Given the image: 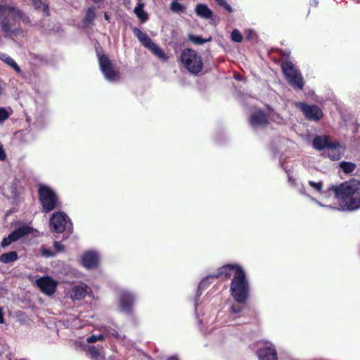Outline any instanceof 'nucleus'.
<instances>
[{
    "instance_id": "1",
    "label": "nucleus",
    "mask_w": 360,
    "mask_h": 360,
    "mask_svg": "<svg viewBox=\"0 0 360 360\" xmlns=\"http://www.w3.org/2000/svg\"><path fill=\"white\" fill-rule=\"evenodd\" d=\"M328 191L334 194L343 209L353 211L360 208V178H351L339 185H333Z\"/></svg>"
},
{
    "instance_id": "2",
    "label": "nucleus",
    "mask_w": 360,
    "mask_h": 360,
    "mask_svg": "<svg viewBox=\"0 0 360 360\" xmlns=\"http://www.w3.org/2000/svg\"><path fill=\"white\" fill-rule=\"evenodd\" d=\"M25 25L31 22L30 17L19 8L9 6H0V27L6 36L16 37L22 34L20 22Z\"/></svg>"
},
{
    "instance_id": "3",
    "label": "nucleus",
    "mask_w": 360,
    "mask_h": 360,
    "mask_svg": "<svg viewBox=\"0 0 360 360\" xmlns=\"http://www.w3.org/2000/svg\"><path fill=\"white\" fill-rule=\"evenodd\" d=\"M230 292L238 304H245L247 302L250 294V285L244 270L233 276L230 284Z\"/></svg>"
},
{
    "instance_id": "4",
    "label": "nucleus",
    "mask_w": 360,
    "mask_h": 360,
    "mask_svg": "<svg viewBox=\"0 0 360 360\" xmlns=\"http://www.w3.org/2000/svg\"><path fill=\"white\" fill-rule=\"evenodd\" d=\"M38 195L42 212L49 213L60 207V203L58 195L55 191L48 186L39 184Z\"/></svg>"
},
{
    "instance_id": "5",
    "label": "nucleus",
    "mask_w": 360,
    "mask_h": 360,
    "mask_svg": "<svg viewBox=\"0 0 360 360\" xmlns=\"http://www.w3.org/2000/svg\"><path fill=\"white\" fill-rule=\"evenodd\" d=\"M181 62L187 71L192 75H198L202 70V58L195 50L184 49L181 54Z\"/></svg>"
},
{
    "instance_id": "6",
    "label": "nucleus",
    "mask_w": 360,
    "mask_h": 360,
    "mask_svg": "<svg viewBox=\"0 0 360 360\" xmlns=\"http://www.w3.org/2000/svg\"><path fill=\"white\" fill-rule=\"evenodd\" d=\"M281 69L287 82L293 88L299 89H303V77L292 62L289 60L283 61L281 63Z\"/></svg>"
},
{
    "instance_id": "7",
    "label": "nucleus",
    "mask_w": 360,
    "mask_h": 360,
    "mask_svg": "<svg viewBox=\"0 0 360 360\" xmlns=\"http://www.w3.org/2000/svg\"><path fill=\"white\" fill-rule=\"evenodd\" d=\"M133 32L141 44L148 49L154 55L162 60L167 58L164 51L146 33L138 28H134Z\"/></svg>"
},
{
    "instance_id": "8",
    "label": "nucleus",
    "mask_w": 360,
    "mask_h": 360,
    "mask_svg": "<svg viewBox=\"0 0 360 360\" xmlns=\"http://www.w3.org/2000/svg\"><path fill=\"white\" fill-rule=\"evenodd\" d=\"M298 108L304 114L306 119L311 121H319L323 116L321 109L316 105H309L306 103H296Z\"/></svg>"
},
{
    "instance_id": "9",
    "label": "nucleus",
    "mask_w": 360,
    "mask_h": 360,
    "mask_svg": "<svg viewBox=\"0 0 360 360\" xmlns=\"http://www.w3.org/2000/svg\"><path fill=\"white\" fill-rule=\"evenodd\" d=\"M32 228L27 225H23L18 229H15L7 237H5L1 243V245L2 248H6L10 245L12 243L17 241L22 237L31 233Z\"/></svg>"
},
{
    "instance_id": "10",
    "label": "nucleus",
    "mask_w": 360,
    "mask_h": 360,
    "mask_svg": "<svg viewBox=\"0 0 360 360\" xmlns=\"http://www.w3.org/2000/svg\"><path fill=\"white\" fill-rule=\"evenodd\" d=\"M243 268L237 264H225L217 269V274H212L211 277L215 278H221L223 281H227L234 274H238L239 271H243Z\"/></svg>"
},
{
    "instance_id": "11",
    "label": "nucleus",
    "mask_w": 360,
    "mask_h": 360,
    "mask_svg": "<svg viewBox=\"0 0 360 360\" xmlns=\"http://www.w3.org/2000/svg\"><path fill=\"white\" fill-rule=\"evenodd\" d=\"M36 285L43 293L51 296L56 292L58 283L51 277L44 276L36 281Z\"/></svg>"
},
{
    "instance_id": "12",
    "label": "nucleus",
    "mask_w": 360,
    "mask_h": 360,
    "mask_svg": "<svg viewBox=\"0 0 360 360\" xmlns=\"http://www.w3.org/2000/svg\"><path fill=\"white\" fill-rule=\"evenodd\" d=\"M68 216L61 212L53 213L50 219V228L52 231L60 233L65 229Z\"/></svg>"
},
{
    "instance_id": "13",
    "label": "nucleus",
    "mask_w": 360,
    "mask_h": 360,
    "mask_svg": "<svg viewBox=\"0 0 360 360\" xmlns=\"http://www.w3.org/2000/svg\"><path fill=\"white\" fill-rule=\"evenodd\" d=\"M134 302L135 297L131 292L123 291L120 293L119 304L122 311L127 314H132Z\"/></svg>"
},
{
    "instance_id": "14",
    "label": "nucleus",
    "mask_w": 360,
    "mask_h": 360,
    "mask_svg": "<svg viewBox=\"0 0 360 360\" xmlns=\"http://www.w3.org/2000/svg\"><path fill=\"white\" fill-rule=\"evenodd\" d=\"M98 62L100 68L105 77L108 80H113L115 79L117 74L108 58L104 55H100L98 56Z\"/></svg>"
},
{
    "instance_id": "15",
    "label": "nucleus",
    "mask_w": 360,
    "mask_h": 360,
    "mask_svg": "<svg viewBox=\"0 0 360 360\" xmlns=\"http://www.w3.org/2000/svg\"><path fill=\"white\" fill-rule=\"evenodd\" d=\"M100 258L97 253L93 251H87L82 257V264L86 269H96L99 266Z\"/></svg>"
},
{
    "instance_id": "16",
    "label": "nucleus",
    "mask_w": 360,
    "mask_h": 360,
    "mask_svg": "<svg viewBox=\"0 0 360 360\" xmlns=\"http://www.w3.org/2000/svg\"><path fill=\"white\" fill-rule=\"evenodd\" d=\"M250 122L252 127L266 126L269 124V117L263 110H259L250 115Z\"/></svg>"
},
{
    "instance_id": "17",
    "label": "nucleus",
    "mask_w": 360,
    "mask_h": 360,
    "mask_svg": "<svg viewBox=\"0 0 360 360\" xmlns=\"http://www.w3.org/2000/svg\"><path fill=\"white\" fill-rule=\"evenodd\" d=\"M332 141L329 136H316L312 141V146L317 150H323L328 147H334L335 145H330Z\"/></svg>"
},
{
    "instance_id": "18",
    "label": "nucleus",
    "mask_w": 360,
    "mask_h": 360,
    "mask_svg": "<svg viewBox=\"0 0 360 360\" xmlns=\"http://www.w3.org/2000/svg\"><path fill=\"white\" fill-rule=\"evenodd\" d=\"M259 360H278L277 352L274 347H264L257 351Z\"/></svg>"
},
{
    "instance_id": "19",
    "label": "nucleus",
    "mask_w": 360,
    "mask_h": 360,
    "mask_svg": "<svg viewBox=\"0 0 360 360\" xmlns=\"http://www.w3.org/2000/svg\"><path fill=\"white\" fill-rule=\"evenodd\" d=\"M88 286L86 284L75 285L70 292V297L74 300L84 299L87 294Z\"/></svg>"
},
{
    "instance_id": "20",
    "label": "nucleus",
    "mask_w": 360,
    "mask_h": 360,
    "mask_svg": "<svg viewBox=\"0 0 360 360\" xmlns=\"http://www.w3.org/2000/svg\"><path fill=\"white\" fill-rule=\"evenodd\" d=\"M330 145H335L334 147H328L327 149L329 150L328 156L333 161L339 160L343 154V150H341V146L339 142L334 141Z\"/></svg>"
},
{
    "instance_id": "21",
    "label": "nucleus",
    "mask_w": 360,
    "mask_h": 360,
    "mask_svg": "<svg viewBox=\"0 0 360 360\" xmlns=\"http://www.w3.org/2000/svg\"><path fill=\"white\" fill-rule=\"evenodd\" d=\"M197 15L205 19H210L212 17V11L203 4H199L195 7Z\"/></svg>"
},
{
    "instance_id": "22",
    "label": "nucleus",
    "mask_w": 360,
    "mask_h": 360,
    "mask_svg": "<svg viewBox=\"0 0 360 360\" xmlns=\"http://www.w3.org/2000/svg\"><path fill=\"white\" fill-rule=\"evenodd\" d=\"M18 259V253L15 251H11L3 253L0 255V262L4 264H8L17 261Z\"/></svg>"
},
{
    "instance_id": "23",
    "label": "nucleus",
    "mask_w": 360,
    "mask_h": 360,
    "mask_svg": "<svg viewBox=\"0 0 360 360\" xmlns=\"http://www.w3.org/2000/svg\"><path fill=\"white\" fill-rule=\"evenodd\" d=\"M0 59L11 68H13L17 72H20L21 70L18 64L12 58L8 56L7 54L0 53Z\"/></svg>"
},
{
    "instance_id": "24",
    "label": "nucleus",
    "mask_w": 360,
    "mask_h": 360,
    "mask_svg": "<svg viewBox=\"0 0 360 360\" xmlns=\"http://www.w3.org/2000/svg\"><path fill=\"white\" fill-rule=\"evenodd\" d=\"M143 4H139L134 10V13L136 17L141 21L145 22L148 20V15L146 11L143 10Z\"/></svg>"
},
{
    "instance_id": "25",
    "label": "nucleus",
    "mask_w": 360,
    "mask_h": 360,
    "mask_svg": "<svg viewBox=\"0 0 360 360\" xmlns=\"http://www.w3.org/2000/svg\"><path fill=\"white\" fill-rule=\"evenodd\" d=\"M340 167L342 169L344 173L350 174L354 171L356 165L355 163L352 162L343 161L340 163Z\"/></svg>"
},
{
    "instance_id": "26",
    "label": "nucleus",
    "mask_w": 360,
    "mask_h": 360,
    "mask_svg": "<svg viewBox=\"0 0 360 360\" xmlns=\"http://www.w3.org/2000/svg\"><path fill=\"white\" fill-rule=\"evenodd\" d=\"M96 18V8L94 7H89L86 12L84 19L85 25L91 24Z\"/></svg>"
},
{
    "instance_id": "27",
    "label": "nucleus",
    "mask_w": 360,
    "mask_h": 360,
    "mask_svg": "<svg viewBox=\"0 0 360 360\" xmlns=\"http://www.w3.org/2000/svg\"><path fill=\"white\" fill-rule=\"evenodd\" d=\"M32 5L36 9H42L45 15H49V6L45 4L41 0H31Z\"/></svg>"
},
{
    "instance_id": "28",
    "label": "nucleus",
    "mask_w": 360,
    "mask_h": 360,
    "mask_svg": "<svg viewBox=\"0 0 360 360\" xmlns=\"http://www.w3.org/2000/svg\"><path fill=\"white\" fill-rule=\"evenodd\" d=\"M89 354L90 357L94 360H99L101 359V353L98 348L95 346L89 347Z\"/></svg>"
},
{
    "instance_id": "29",
    "label": "nucleus",
    "mask_w": 360,
    "mask_h": 360,
    "mask_svg": "<svg viewBox=\"0 0 360 360\" xmlns=\"http://www.w3.org/2000/svg\"><path fill=\"white\" fill-rule=\"evenodd\" d=\"M170 9L172 10V11L177 13H183L185 11V7L181 4H179L176 1H174L172 2Z\"/></svg>"
},
{
    "instance_id": "30",
    "label": "nucleus",
    "mask_w": 360,
    "mask_h": 360,
    "mask_svg": "<svg viewBox=\"0 0 360 360\" xmlns=\"http://www.w3.org/2000/svg\"><path fill=\"white\" fill-rule=\"evenodd\" d=\"M188 39L197 45L203 44L204 43L210 41V38L204 39L200 36L192 34L189 35Z\"/></svg>"
},
{
    "instance_id": "31",
    "label": "nucleus",
    "mask_w": 360,
    "mask_h": 360,
    "mask_svg": "<svg viewBox=\"0 0 360 360\" xmlns=\"http://www.w3.org/2000/svg\"><path fill=\"white\" fill-rule=\"evenodd\" d=\"M104 331L108 335L114 337L117 340H120L121 339V335L119 334V333L115 329L111 328L110 326H105L104 328Z\"/></svg>"
},
{
    "instance_id": "32",
    "label": "nucleus",
    "mask_w": 360,
    "mask_h": 360,
    "mask_svg": "<svg viewBox=\"0 0 360 360\" xmlns=\"http://www.w3.org/2000/svg\"><path fill=\"white\" fill-rule=\"evenodd\" d=\"M212 276V274L210 275H208L206 277H205L199 283V289H201V290H204L205 288H206L208 285L210 284V280L211 279H214L215 277H211Z\"/></svg>"
},
{
    "instance_id": "33",
    "label": "nucleus",
    "mask_w": 360,
    "mask_h": 360,
    "mask_svg": "<svg viewBox=\"0 0 360 360\" xmlns=\"http://www.w3.org/2000/svg\"><path fill=\"white\" fill-rule=\"evenodd\" d=\"M231 39L234 42L240 43L243 41V36L238 30H233L231 32Z\"/></svg>"
},
{
    "instance_id": "34",
    "label": "nucleus",
    "mask_w": 360,
    "mask_h": 360,
    "mask_svg": "<svg viewBox=\"0 0 360 360\" xmlns=\"http://www.w3.org/2000/svg\"><path fill=\"white\" fill-rule=\"evenodd\" d=\"M40 252L41 255L45 257H52L55 256V253L51 249L46 248L45 246L41 247Z\"/></svg>"
},
{
    "instance_id": "35",
    "label": "nucleus",
    "mask_w": 360,
    "mask_h": 360,
    "mask_svg": "<svg viewBox=\"0 0 360 360\" xmlns=\"http://www.w3.org/2000/svg\"><path fill=\"white\" fill-rule=\"evenodd\" d=\"M215 2L220 6H223L229 13H232L233 9L231 6L227 4L226 0H214Z\"/></svg>"
},
{
    "instance_id": "36",
    "label": "nucleus",
    "mask_w": 360,
    "mask_h": 360,
    "mask_svg": "<svg viewBox=\"0 0 360 360\" xmlns=\"http://www.w3.org/2000/svg\"><path fill=\"white\" fill-rule=\"evenodd\" d=\"M309 184L311 187H312L313 188L316 190L318 192H320V193L321 192L322 188H323V182L322 181L314 182L313 181H309Z\"/></svg>"
},
{
    "instance_id": "37",
    "label": "nucleus",
    "mask_w": 360,
    "mask_h": 360,
    "mask_svg": "<svg viewBox=\"0 0 360 360\" xmlns=\"http://www.w3.org/2000/svg\"><path fill=\"white\" fill-rule=\"evenodd\" d=\"M104 339V337L103 335H91L90 337H89L87 338V342L89 343H94V342H96L98 340H103Z\"/></svg>"
},
{
    "instance_id": "38",
    "label": "nucleus",
    "mask_w": 360,
    "mask_h": 360,
    "mask_svg": "<svg viewBox=\"0 0 360 360\" xmlns=\"http://www.w3.org/2000/svg\"><path fill=\"white\" fill-rule=\"evenodd\" d=\"M9 117L7 110L3 108H0V122H4Z\"/></svg>"
},
{
    "instance_id": "39",
    "label": "nucleus",
    "mask_w": 360,
    "mask_h": 360,
    "mask_svg": "<svg viewBox=\"0 0 360 360\" xmlns=\"http://www.w3.org/2000/svg\"><path fill=\"white\" fill-rule=\"evenodd\" d=\"M53 246L57 251V252H61L64 250L65 247L60 242H54Z\"/></svg>"
},
{
    "instance_id": "40",
    "label": "nucleus",
    "mask_w": 360,
    "mask_h": 360,
    "mask_svg": "<svg viewBox=\"0 0 360 360\" xmlns=\"http://www.w3.org/2000/svg\"><path fill=\"white\" fill-rule=\"evenodd\" d=\"M243 309V307H240L239 305L233 304L231 307V311L233 314H238L240 313Z\"/></svg>"
},
{
    "instance_id": "41",
    "label": "nucleus",
    "mask_w": 360,
    "mask_h": 360,
    "mask_svg": "<svg viewBox=\"0 0 360 360\" xmlns=\"http://www.w3.org/2000/svg\"><path fill=\"white\" fill-rule=\"evenodd\" d=\"M6 158L3 146L0 144V160H4Z\"/></svg>"
},
{
    "instance_id": "42",
    "label": "nucleus",
    "mask_w": 360,
    "mask_h": 360,
    "mask_svg": "<svg viewBox=\"0 0 360 360\" xmlns=\"http://www.w3.org/2000/svg\"><path fill=\"white\" fill-rule=\"evenodd\" d=\"M5 321L3 309L1 307H0V323H4Z\"/></svg>"
},
{
    "instance_id": "43",
    "label": "nucleus",
    "mask_w": 360,
    "mask_h": 360,
    "mask_svg": "<svg viewBox=\"0 0 360 360\" xmlns=\"http://www.w3.org/2000/svg\"><path fill=\"white\" fill-rule=\"evenodd\" d=\"M253 34H254V32H253V31H252V30H248V34H247V36H246V38H247L248 39H252V36H253Z\"/></svg>"
},
{
    "instance_id": "44",
    "label": "nucleus",
    "mask_w": 360,
    "mask_h": 360,
    "mask_svg": "<svg viewBox=\"0 0 360 360\" xmlns=\"http://www.w3.org/2000/svg\"><path fill=\"white\" fill-rule=\"evenodd\" d=\"M234 78L238 80V81H243V77L239 75V74H235L234 75Z\"/></svg>"
},
{
    "instance_id": "45",
    "label": "nucleus",
    "mask_w": 360,
    "mask_h": 360,
    "mask_svg": "<svg viewBox=\"0 0 360 360\" xmlns=\"http://www.w3.org/2000/svg\"><path fill=\"white\" fill-rule=\"evenodd\" d=\"M288 181L292 184H295V179L292 178L290 174H288Z\"/></svg>"
},
{
    "instance_id": "46",
    "label": "nucleus",
    "mask_w": 360,
    "mask_h": 360,
    "mask_svg": "<svg viewBox=\"0 0 360 360\" xmlns=\"http://www.w3.org/2000/svg\"><path fill=\"white\" fill-rule=\"evenodd\" d=\"M104 18H105V20L109 21V20H110V16L108 15V14L107 13H105V14H104Z\"/></svg>"
},
{
    "instance_id": "47",
    "label": "nucleus",
    "mask_w": 360,
    "mask_h": 360,
    "mask_svg": "<svg viewBox=\"0 0 360 360\" xmlns=\"http://www.w3.org/2000/svg\"><path fill=\"white\" fill-rule=\"evenodd\" d=\"M4 88L3 86V82L0 79V90Z\"/></svg>"
}]
</instances>
